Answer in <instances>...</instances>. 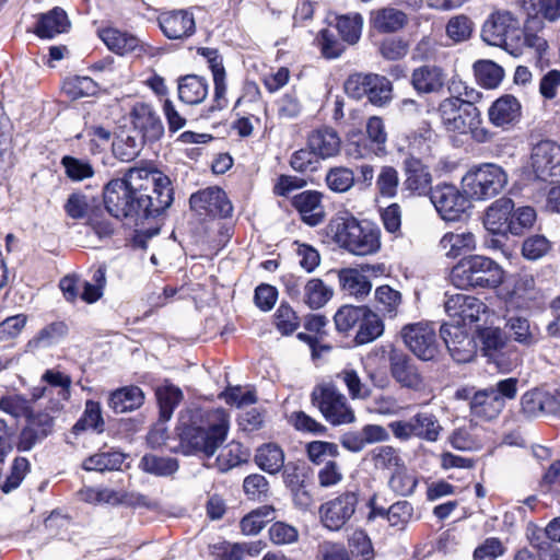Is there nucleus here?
<instances>
[{
    "label": "nucleus",
    "mask_w": 560,
    "mask_h": 560,
    "mask_svg": "<svg viewBox=\"0 0 560 560\" xmlns=\"http://www.w3.org/2000/svg\"><path fill=\"white\" fill-rule=\"evenodd\" d=\"M106 211L116 219L154 218L171 207V179L149 167H131L124 177L108 182L103 190Z\"/></svg>",
    "instance_id": "nucleus-1"
},
{
    "label": "nucleus",
    "mask_w": 560,
    "mask_h": 560,
    "mask_svg": "<svg viewBox=\"0 0 560 560\" xmlns=\"http://www.w3.org/2000/svg\"><path fill=\"white\" fill-rule=\"evenodd\" d=\"M327 233L341 248L355 256L374 255L382 247L380 228L370 221H359L348 212L334 217Z\"/></svg>",
    "instance_id": "nucleus-2"
},
{
    "label": "nucleus",
    "mask_w": 560,
    "mask_h": 560,
    "mask_svg": "<svg viewBox=\"0 0 560 560\" xmlns=\"http://www.w3.org/2000/svg\"><path fill=\"white\" fill-rule=\"evenodd\" d=\"M230 428L229 415L223 409L196 410L192 422L182 435L190 453L211 457L223 444Z\"/></svg>",
    "instance_id": "nucleus-3"
},
{
    "label": "nucleus",
    "mask_w": 560,
    "mask_h": 560,
    "mask_svg": "<svg viewBox=\"0 0 560 560\" xmlns=\"http://www.w3.org/2000/svg\"><path fill=\"white\" fill-rule=\"evenodd\" d=\"M438 114L443 127L450 132L470 135L479 142H488L492 133L482 125L480 110L465 100L456 96L446 97L439 104Z\"/></svg>",
    "instance_id": "nucleus-4"
},
{
    "label": "nucleus",
    "mask_w": 560,
    "mask_h": 560,
    "mask_svg": "<svg viewBox=\"0 0 560 560\" xmlns=\"http://www.w3.org/2000/svg\"><path fill=\"white\" fill-rule=\"evenodd\" d=\"M451 281L459 289L495 288L503 281V270L489 257L471 255L453 267Z\"/></svg>",
    "instance_id": "nucleus-5"
},
{
    "label": "nucleus",
    "mask_w": 560,
    "mask_h": 560,
    "mask_svg": "<svg viewBox=\"0 0 560 560\" xmlns=\"http://www.w3.org/2000/svg\"><path fill=\"white\" fill-rule=\"evenodd\" d=\"M509 180L506 172L498 164L483 163L471 167L463 177L464 192L472 200H487L499 195Z\"/></svg>",
    "instance_id": "nucleus-6"
},
{
    "label": "nucleus",
    "mask_w": 560,
    "mask_h": 560,
    "mask_svg": "<svg viewBox=\"0 0 560 560\" xmlns=\"http://www.w3.org/2000/svg\"><path fill=\"white\" fill-rule=\"evenodd\" d=\"M313 406L334 425L352 423L355 415L347 397L330 383L316 385L311 394Z\"/></svg>",
    "instance_id": "nucleus-7"
},
{
    "label": "nucleus",
    "mask_w": 560,
    "mask_h": 560,
    "mask_svg": "<svg viewBox=\"0 0 560 560\" xmlns=\"http://www.w3.org/2000/svg\"><path fill=\"white\" fill-rule=\"evenodd\" d=\"M65 210L72 219H86V223L100 237H109L114 225L107 219L104 210L96 200L80 192L71 194L65 205Z\"/></svg>",
    "instance_id": "nucleus-8"
},
{
    "label": "nucleus",
    "mask_w": 560,
    "mask_h": 560,
    "mask_svg": "<svg viewBox=\"0 0 560 560\" xmlns=\"http://www.w3.org/2000/svg\"><path fill=\"white\" fill-rule=\"evenodd\" d=\"M358 504V493L345 491L320 504L318 509L320 523L328 530L339 532L352 518Z\"/></svg>",
    "instance_id": "nucleus-9"
},
{
    "label": "nucleus",
    "mask_w": 560,
    "mask_h": 560,
    "mask_svg": "<svg viewBox=\"0 0 560 560\" xmlns=\"http://www.w3.org/2000/svg\"><path fill=\"white\" fill-rule=\"evenodd\" d=\"M401 337L406 347L422 361H435L441 353L435 329L430 324L407 325L401 330Z\"/></svg>",
    "instance_id": "nucleus-10"
},
{
    "label": "nucleus",
    "mask_w": 560,
    "mask_h": 560,
    "mask_svg": "<svg viewBox=\"0 0 560 560\" xmlns=\"http://www.w3.org/2000/svg\"><path fill=\"white\" fill-rule=\"evenodd\" d=\"M431 202L445 221H456L469 208V197L450 184L439 185L431 190Z\"/></svg>",
    "instance_id": "nucleus-11"
},
{
    "label": "nucleus",
    "mask_w": 560,
    "mask_h": 560,
    "mask_svg": "<svg viewBox=\"0 0 560 560\" xmlns=\"http://www.w3.org/2000/svg\"><path fill=\"white\" fill-rule=\"evenodd\" d=\"M55 415L47 409L35 412L31 411L26 419L25 427L21 430L18 442V450L31 451L37 443L49 436L55 427Z\"/></svg>",
    "instance_id": "nucleus-12"
},
{
    "label": "nucleus",
    "mask_w": 560,
    "mask_h": 560,
    "mask_svg": "<svg viewBox=\"0 0 560 560\" xmlns=\"http://www.w3.org/2000/svg\"><path fill=\"white\" fill-rule=\"evenodd\" d=\"M440 335L454 361L468 363L475 359L477 343L462 326L445 323L440 328Z\"/></svg>",
    "instance_id": "nucleus-13"
},
{
    "label": "nucleus",
    "mask_w": 560,
    "mask_h": 560,
    "mask_svg": "<svg viewBox=\"0 0 560 560\" xmlns=\"http://www.w3.org/2000/svg\"><path fill=\"white\" fill-rule=\"evenodd\" d=\"M388 361L390 376L400 387L413 392L424 389V377L408 354L393 350L389 352Z\"/></svg>",
    "instance_id": "nucleus-14"
},
{
    "label": "nucleus",
    "mask_w": 560,
    "mask_h": 560,
    "mask_svg": "<svg viewBox=\"0 0 560 560\" xmlns=\"http://www.w3.org/2000/svg\"><path fill=\"white\" fill-rule=\"evenodd\" d=\"M189 203L200 215L228 218L233 212V206L225 191L215 186L192 194Z\"/></svg>",
    "instance_id": "nucleus-15"
},
{
    "label": "nucleus",
    "mask_w": 560,
    "mask_h": 560,
    "mask_svg": "<svg viewBox=\"0 0 560 560\" xmlns=\"http://www.w3.org/2000/svg\"><path fill=\"white\" fill-rule=\"evenodd\" d=\"M532 167L537 178L548 180L560 177V145L545 140L532 150Z\"/></svg>",
    "instance_id": "nucleus-16"
},
{
    "label": "nucleus",
    "mask_w": 560,
    "mask_h": 560,
    "mask_svg": "<svg viewBox=\"0 0 560 560\" xmlns=\"http://www.w3.org/2000/svg\"><path fill=\"white\" fill-rule=\"evenodd\" d=\"M486 310L482 301L463 293L450 295L445 301V312L454 319L453 324L458 326L478 322Z\"/></svg>",
    "instance_id": "nucleus-17"
},
{
    "label": "nucleus",
    "mask_w": 560,
    "mask_h": 560,
    "mask_svg": "<svg viewBox=\"0 0 560 560\" xmlns=\"http://www.w3.org/2000/svg\"><path fill=\"white\" fill-rule=\"evenodd\" d=\"M517 28V21L510 12L497 11L485 21L481 28V38L488 45L503 46Z\"/></svg>",
    "instance_id": "nucleus-18"
},
{
    "label": "nucleus",
    "mask_w": 560,
    "mask_h": 560,
    "mask_svg": "<svg viewBox=\"0 0 560 560\" xmlns=\"http://www.w3.org/2000/svg\"><path fill=\"white\" fill-rule=\"evenodd\" d=\"M522 117L520 101L505 94L497 98L488 108V119L491 125L503 130H509L517 125Z\"/></svg>",
    "instance_id": "nucleus-19"
},
{
    "label": "nucleus",
    "mask_w": 560,
    "mask_h": 560,
    "mask_svg": "<svg viewBox=\"0 0 560 560\" xmlns=\"http://www.w3.org/2000/svg\"><path fill=\"white\" fill-rule=\"evenodd\" d=\"M163 34L170 39H184L196 31L194 15L186 10L163 12L159 16Z\"/></svg>",
    "instance_id": "nucleus-20"
},
{
    "label": "nucleus",
    "mask_w": 560,
    "mask_h": 560,
    "mask_svg": "<svg viewBox=\"0 0 560 560\" xmlns=\"http://www.w3.org/2000/svg\"><path fill=\"white\" fill-rule=\"evenodd\" d=\"M131 121L144 140L156 141L164 133V127L159 115L148 104L138 103L133 106Z\"/></svg>",
    "instance_id": "nucleus-21"
},
{
    "label": "nucleus",
    "mask_w": 560,
    "mask_h": 560,
    "mask_svg": "<svg viewBox=\"0 0 560 560\" xmlns=\"http://www.w3.org/2000/svg\"><path fill=\"white\" fill-rule=\"evenodd\" d=\"M40 380L54 392V396L48 400L47 409L54 413H60L65 401L69 400L71 395V377L60 371L49 369L45 371Z\"/></svg>",
    "instance_id": "nucleus-22"
},
{
    "label": "nucleus",
    "mask_w": 560,
    "mask_h": 560,
    "mask_svg": "<svg viewBox=\"0 0 560 560\" xmlns=\"http://www.w3.org/2000/svg\"><path fill=\"white\" fill-rule=\"evenodd\" d=\"M514 202L510 198H500L492 202L483 217L485 228L493 234H506L510 232V222Z\"/></svg>",
    "instance_id": "nucleus-23"
},
{
    "label": "nucleus",
    "mask_w": 560,
    "mask_h": 560,
    "mask_svg": "<svg viewBox=\"0 0 560 560\" xmlns=\"http://www.w3.org/2000/svg\"><path fill=\"white\" fill-rule=\"evenodd\" d=\"M292 205L307 225L316 226L324 221L325 210L322 205V194L318 191L300 192L293 197Z\"/></svg>",
    "instance_id": "nucleus-24"
},
{
    "label": "nucleus",
    "mask_w": 560,
    "mask_h": 560,
    "mask_svg": "<svg viewBox=\"0 0 560 560\" xmlns=\"http://www.w3.org/2000/svg\"><path fill=\"white\" fill-rule=\"evenodd\" d=\"M446 73L438 66H421L411 74L413 89L421 94L440 93L445 84Z\"/></svg>",
    "instance_id": "nucleus-25"
},
{
    "label": "nucleus",
    "mask_w": 560,
    "mask_h": 560,
    "mask_svg": "<svg viewBox=\"0 0 560 560\" xmlns=\"http://www.w3.org/2000/svg\"><path fill=\"white\" fill-rule=\"evenodd\" d=\"M307 147L312 149L320 160L336 156L341 149V139L338 132L324 127L313 130L307 137Z\"/></svg>",
    "instance_id": "nucleus-26"
},
{
    "label": "nucleus",
    "mask_w": 560,
    "mask_h": 560,
    "mask_svg": "<svg viewBox=\"0 0 560 560\" xmlns=\"http://www.w3.org/2000/svg\"><path fill=\"white\" fill-rule=\"evenodd\" d=\"M70 27V21L65 10L56 7L38 16L35 33L40 38H52L65 33Z\"/></svg>",
    "instance_id": "nucleus-27"
},
{
    "label": "nucleus",
    "mask_w": 560,
    "mask_h": 560,
    "mask_svg": "<svg viewBox=\"0 0 560 560\" xmlns=\"http://www.w3.org/2000/svg\"><path fill=\"white\" fill-rule=\"evenodd\" d=\"M432 177L430 171L419 160L406 161L405 188L412 194L425 195L431 191Z\"/></svg>",
    "instance_id": "nucleus-28"
},
{
    "label": "nucleus",
    "mask_w": 560,
    "mask_h": 560,
    "mask_svg": "<svg viewBox=\"0 0 560 560\" xmlns=\"http://www.w3.org/2000/svg\"><path fill=\"white\" fill-rule=\"evenodd\" d=\"M521 410L528 418L555 413V399L547 392L530 389L521 397Z\"/></svg>",
    "instance_id": "nucleus-29"
},
{
    "label": "nucleus",
    "mask_w": 560,
    "mask_h": 560,
    "mask_svg": "<svg viewBox=\"0 0 560 560\" xmlns=\"http://www.w3.org/2000/svg\"><path fill=\"white\" fill-rule=\"evenodd\" d=\"M144 402V393L138 386H126L113 392L108 406L116 413H124L140 408Z\"/></svg>",
    "instance_id": "nucleus-30"
},
{
    "label": "nucleus",
    "mask_w": 560,
    "mask_h": 560,
    "mask_svg": "<svg viewBox=\"0 0 560 560\" xmlns=\"http://www.w3.org/2000/svg\"><path fill=\"white\" fill-rule=\"evenodd\" d=\"M469 406L471 415L483 420L497 418L504 409V404L491 395L488 388L475 393Z\"/></svg>",
    "instance_id": "nucleus-31"
},
{
    "label": "nucleus",
    "mask_w": 560,
    "mask_h": 560,
    "mask_svg": "<svg viewBox=\"0 0 560 560\" xmlns=\"http://www.w3.org/2000/svg\"><path fill=\"white\" fill-rule=\"evenodd\" d=\"M98 36L107 48L118 55H125L136 50L140 40L127 32L114 27L98 30Z\"/></svg>",
    "instance_id": "nucleus-32"
},
{
    "label": "nucleus",
    "mask_w": 560,
    "mask_h": 560,
    "mask_svg": "<svg viewBox=\"0 0 560 560\" xmlns=\"http://www.w3.org/2000/svg\"><path fill=\"white\" fill-rule=\"evenodd\" d=\"M284 452L276 443H266L259 446L255 454V463L257 466L270 474L276 475L284 467Z\"/></svg>",
    "instance_id": "nucleus-33"
},
{
    "label": "nucleus",
    "mask_w": 560,
    "mask_h": 560,
    "mask_svg": "<svg viewBox=\"0 0 560 560\" xmlns=\"http://www.w3.org/2000/svg\"><path fill=\"white\" fill-rule=\"evenodd\" d=\"M407 15L395 8H383L371 13L372 26L381 33H394L407 24Z\"/></svg>",
    "instance_id": "nucleus-34"
},
{
    "label": "nucleus",
    "mask_w": 560,
    "mask_h": 560,
    "mask_svg": "<svg viewBox=\"0 0 560 560\" xmlns=\"http://www.w3.org/2000/svg\"><path fill=\"white\" fill-rule=\"evenodd\" d=\"M445 255L456 258L476 248V237L469 231H455L446 233L440 242Z\"/></svg>",
    "instance_id": "nucleus-35"
},
{
    "label": "nucleus",
    "mask_w": 560,
    "mask_h": 560,
    "mask_svg": "<svg viewBox=\"0 0 560 560\" xmlns=\"http://www.w3.org/2000/svg\"><path fill=\"white\" fill-rule=\"evenodd\" d=\"M207 95L208 83L203 78L189 74L179 79L178 97L182 102L196 105L201 103Z\"/></svg>",
    "instance_id": "nucleus-36"
},
{
    "label": "nucleus",
    "mask_w": 560,
    "mask_h": 560,
    "mask_svg": "<svg viewBox=\"0 0 560 560\" xmlns=\"http://www.w3.org/2000/svg\"><path fill=\"white\" fill-rule=\"evenodd\" d=\"M332 295V288L319 278L308 279L303 284L302 301L312 310L325 306Z\"/></svg>",
    "instance_id": "nucleus-37"
},
{
    "label": "nucleus",
    "mask_w": 560,
    "mask_h": 560,
    "mask_svg": "<svg viewBox=\"0 0 560 560\" xmlns=\"http://www.w3.org/2000/svg\"><path fill=\"white\" fill-rule=\"evenodd\" d=\"M339 282L343 292L355 299L365 298L372 289L368 277L357 269H342L339 271Z\"/></svg>",
    "instance_id": "nucleus-38"
},
{
    "label": "nucleus",
    "mask_w": 560,
    "mask_h": 560,
    "mask_svg": "<svg viewBox=\"0 0 560 560\" xmlns=\"http://www.w3.org/2000/svg\"><path fill=\"white\" fill-rule=\"evenodd\" d=\"M506 328L513 340L525 347H532L539 341L537 327H532L529 320L525 317H510L506 322Z\"/></svg>",
    "instance_id": "nucleus-39"
},
{
    "label": "nucleus",
    "mask_w": 560,
    "mask_h": 560,
    "mask_svg": "<svg viewBox=\"0 0 560 560\" xmlns=\"http://www.w3.org/2000/svg\"><path fill=\"white\" fill-rule=\"evenodd\" d=\"M384 332V324L381 317L365 307V313L358 325L355 334V342L358 345H365L374 341Z\"/></svg>",
    "instance_id": "nucleus-40"
},
{
    "label": "nucleus",
    "mask_w": 560,
    "mask_h": 560,
    "mask_svg": "<svg viewBox=\"0 0 560 560\" xmlns=\"http://www.w3.org/2000/svg\"><path fill=\"white\" fill-rule=\"evenodd\" d=\"M155 396L160 407V418L168 421L175 408L183 400V392L173 384H165L156 388Z\"/></svg>",
    "instance_id": "nucleus-41"
},
{
    "label": "nucleus",
    "mask_w": 560,
    "mask_h": 560,
    "mask_svg": "<svg viewBox=\"0 0 560 560\" xmlns=\"http://www.w3.org/2000/svg\"><path fill=\"white\" fill-rule=\"evenodd\" d=\"M139 467L148 474L167 477L177 471L178 462L176 458L168 456L147 454L141 458Z\"/></svg>",
    "instance_id": "nucleus-42"
},
{
    "label": "nucleus",
    "mask_w": 560,
    "mask_h": 560,
    "mask_svg": "<svg viewBox=\"0 0 560 560\" xmlns=\"http://www.w3.org/2000/svg\"><path fill=\"white\" fill-rule=\"evenodd\" d=\"M528 18L542 16L551 22L560 18V0H520Z\"/></svg>",
    "instance_id": "nucleus-43"
},
{
    "label": "nucleus",
    "mask_w": 560,
    "mask_h": 560,
    "mask_svg": "<svg viewBox=\"0 0 560 560\" xmlns=\"http://www.w3.org/2000/svg\"><path fill=\"white\" fill-rule=\"evenodd\" d=\"M273 518L275 509L270 505H262L241 520V530L244 535H257Z\"/></svg>",
    "instance_id": "nucleus-44"
},
{
    "label": "nucleus",
    "mask_w": 560,
    "mask_h": 560,
    "mask_svg": "<svg viewBox=\"0 0 560 560\" xmlns=\"http://www.w3.org/2000/svg\"><path fill=\"white\" fill-rule=\"evenodd\" d=\"M377 310L388 318H395L401 305V293L389 285H381L375 290Z\"/></svg>",
    "instance_id": "nucleus-45"
},
{
    "label": "nucleus",
    "mask_w": 560,
    "mask_h": 560,
    "mask_svg": "<svg viewBox=\"0 0 560 560\" xmlns=\"http://www.w3.org/2000/svg\"><path fill=\"white\" fill-rule=\"evenodd\" d=\"M474 71L479 84L487 89L498 88L504 77L503 68L491 60L476 61Z\"/></svg>",
    "instance_id": "nucleus-46"
},
{
    "label": "nucleus",
    "mask_w": 560,
    "mask_h": 560,
    "mask_svg": "<svg viewBox=\"0 0 560 560\" xmlns=\"http://www.w3.org/2000/svg\"><path fill=\"white\" fill-rule=\"evenodd\" d=\"M125 455L120 452H102L94 454L83 462L85 470L105 471L120 469Z\"/></svg>",
    "instance_id": "nucleus-47"
},
{
    "label": "nucleus",
    "mask_w": 560,
    "mask_h": 560,
    "mask_svg": "<svg viewBox=\"0 0 560 560\" xmlns=\"http://www.w3.org/2000/svg\"><path fill=\"white\" fill-rule=\"evenodd\" d=\"M475 24L470 18L464 14L452 16L445 26L446 36L453 44H460L470 39Z\"/></svg>",
    "instance_id": "nucleus-48"
},
{
    "label": "nucleus",
    "mask_w": 560,
    "mask_h": 560,
    "mask_svg": "<svg viewBox=\"0 0 560 560\" xmlns=\"http://www.w3.org/2000/svg\"><path fill=\"white\" fill-rule=\"evenodd\" d=\"M336 26L343 42L354 45L361 37L363 19L359 13L340 15Z\"/></svg>",
    "instance_id": "nucleus-49"
},
{
    "label": "nucleus",
    "mask_w": 560,
    "mask_h": 560,
    "mask_svg": "<svg viewBox=\"0 0 560 560\" xmlns=\"http://www.w3.org/2000/svg\"><path fill=\"white\" fill-rule=\"evenodd\" d=\"M364 313L365 306L345 305L340 307L334 316L337 330L342 334H348L353 328H358Z\"/></svg>",
    "instance_id": "nucleus-50"
},
{
    "label": "nucleus",
    "mask_w": 560,
    "mask_h": 560,
    "mask_svg": "<svg viewBox=\"0 0 560 560\" xmlns=\"http://www.w3.org/2000/svg\"><path fill=\"white\" fill-rule=\"evenodd\" d=\"M370 458L377 469H397L404 465L398 451L390 445H380L370 452Z\"/></svg>",
    "instance_id": "nucleus-51"
},
{
    "label": "nucleus",
    "mask_w": 560,
    "mask_h": 560,
    "mask_svg": "<svg viewBox=\"0 0 560 560\" xmlns=\"http://www.w3.org/2000/svg\"><path fill=\"white\" fill-rule=\"evenodd\" d=\"M415 417L420 432V440L430 443L436 442L443 431V427L441 425L438 417L430 411H419Z\"/></svg>",
    "instance_id": "nucleus-52"
},
{
    "label": "nucleus",
    "mask_w": 560,
    "mask_h": 560,
    "mask_svg": "<svg viewBox=\"0 0 560 560\" xmlns=\"http://www.w3.org/2000/svg\"><path fill=\"white\" fill-rule=\"evenodd\" d=\"M142 147V141L135 136L121 133L113 142L114 155L122 162H130L136 159Z\"/></svg>",
    "instance_id": "nucleus-53"
},
{
    "label": "nucleus",
    "mask_w": 560,
    "mask_h": 560,
    "mask_svg": "<svg viewBox=\"0 0 560 560\" xmlns=\"http://www.w3.org/2000/svg\"><path fill=\"white\" fill-rule=\"evenodd\" d=\"M369 85L366 97L372 104L382 106L392 98V83L387 78L370 73Z\"/></svg>",
    "instance_id": "nucleus-54"
},
{
    "label": "nucleus",
    "mask_w": 560,
    "mask_h": 560,
    "mask_svg": "<svg viewBox=\"0 0 560 560\" xmlns=\"http://www.w3.org/2000/svg\"><path fill=\"white\" fill-rule=\"evenodd\" d=\"M325 179L329 189L336 192H346L355 184L354 172L346 166L330 168Z\"/></svg>",
    "instance_id": "nucleus-55"
},
{
    "label": "nucleus",
    "mask_w": 560,
    "mask_h": 560,
    "mask_svg": "<svg viewBox=\"0 0 560 560\" xmlns=\"http://www.w3.org/2000/svg\"><path fill=\"white\" fill-rule=\"evenodd\" d=\"M104 420L102 417L101 406L98 402L88 400L83 416L74 424L73 431L78 433L86 429H93L98 432L103 431Z\"/></svg>",
    "instance_id": "nucleus-56"
},
{
    "label": "nucleus",
    "mask_w": 560,
    "mask_h": 560,
    "mask_svg": "<svg viewBox=\"0 0 560 560\" xmlns=\"http://www.w3.org/2000/svg\"><path fill=\"white\" fill-rule=\"evenodd\" d=\"M375 185L380 196L384 198H394L397 195L399 185V175L397 170L389 165L382 166L376 177Z\"/></svg>",
    "instance_id": "nucleus-57"
},
{
    "label": "nucleus",
    "mask_w": 560,
    "mask_h": 560,
    "mask_svg": "<svg viewBox=\"0 0 560 560\" xmlns=\"http://www.w3.org/2000/svg\"><path fill=\"white\" fill-rule=\"evenodd\" d=\"M63 92L71 98H80L94 95L97 91V84L90 77H72L65 80Z\"/></svg>",
    "instance_id": "nucleus-58"
},
{
    "label": "nucleus",
    "mask_w": 560,
    "mask_h": 560,
    "mask_svg": "<svg viewBox=\"0 0 560 560\" xmlns=\"http://www.w3.org/2000/svg\"><path fill=\"white\" fill-rule=\"evenodd\" d=\"M66 175L73 182H82L94 176L92 164L82 159L66 155L61 159Z\"/></svg>",
    "instance_id": "nucleus-59"
},
{
    "label": "nucleus",
    "mask_w": 560,
    "mask_h": 560,
    "mask_svg": "<svg viewBox=\"0 0 560 560\" xmlns=\"http://www.w3.org/2000/svg\"><path fill=\"white\" fill-rule=\"evenodd\" d=\"M348 547L351 556L360 560H372L374 549L368 534L362 529H355L348 538Z\"/></svg>",
    "instance_id": "nucleus-60"
},
{
    "label": "nucleus",
    "mask_w": 560,
    "mask_h": 560,
    "mask_svg": "<svg viewBox=\"0 0 560 560\" xmlns=\"http://www.w3.org/2000/svg\"><path fill=\"white\" fill-rule=\"evenodd\" d=\"M343 382L352 399H366L371 396V389L365 385L353 369H343L337 374Z\"/></svg>",
    "instance_id": "nucleus-61"
},
{
    "label": "nucleus",
    "mask_w": 560,
    "mask_h": 560,
    "mask_svg": "<svg viewBox=\"0 0 560 560\" xmlns=\"http://www.w3.org/2000/svg\"><path fill=\"white\" fill-rule=\"evenodd\" d=\"M551 242L544 235L536 234L524 240L522 255L527 260H538L551 250Z\"/></svg>",
    "instance_id": "nucleus-62"
},
{
    "label": "nucleus",
    "mask_w": 560,
    "mask_h": 560,
    "mask_svg": "<svg viewBox=\"0 0 560 560\" xmlns=\"http://www.w3.org/2000/svg\"><path fill=\"white\" fill-rule=\"evenodd\" d=\"M273 317L275 326L282 335H291L300 326V318L289 304L281 303Z\"/></svg>",
    "instance_id": "nucleus-63"
},
{
    "label": "nucleus",
    "mask_w": 560,
    "mask_h": 560,
    "mask_svg": "<svg viewBox=\"0 0 560 560\" xmlns=\"http://www.w3.org/2000/svg\"><path fill=\"white\" fill-rule=\"evenodd\" d=\"M417 482V478L402 465L395 470L388 481V485L389 488L398 495L407 497L413 493Z\"/></svg>",
    "instance_id": "nucleus-64"
}]
</instances>
